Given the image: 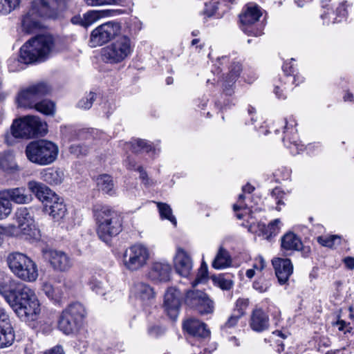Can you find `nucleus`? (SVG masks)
Instances as JSON below:
<instances>
[{
	"instance_id": "obj_2",
	"label": "nucleus",
	"mask_w": 354,
	"mask_h": 354,
	"mask_svg": "<svg viewBox=\"0 0 354 354\" xmlns=\"http://www.w3.org/2000/svg\"><path fill=\"white\" fill-rule=\"evenodd\" d=\"M28 189L43 203L44 210L55 221H59L66 214V207L64 201L44 184L30 180L28 183Z\"/></svg>"
},
{
	"instance_id": "obj_51",
	"label": "nucleus",
	"mask_w": 354,
	"mask_h": 354,
	"mask_svg": "<svg viewBox=\"0 0 354 354\" xmlns=\"http://www.w3.org/2000/svg\"><path fill=\"white\" fill-rule=\"evenodd\" d=\"M88 6H100L116 3L118 0H84Z\"/></svg>"
},
{
	"instance_id": "obj_46",
	"label": "nucleus",
	"mask_w": 354,
	"mask_h": 354,
	"mask_svg": "<svg viewBox=\"0 0 354 354\" xmlns=\"http://www.w3.org/2000/svg\"><path fill=\"white\" fill-rule=\"evenodd\" d=\"M214 283L222 290H228L233 286V281L231 279H225L221 275L213 278Z\"/></svg>"
},
{
	"instance_id": "obj_19",
	"label": "nucleus",
	"mask_w": 354,
	"mask_h": 354,
	"mask_svg": "<svg viewBox=\"0 0 354 354\" xmlns=\"http://www.w3.org/2000/svg\"><path fill=\"white\" fill-rule=\"evenodd\" d=\"M174 268L178 274L183 277L190 274L193 261L189 254L182 248H178L174 259Z\"/></svg>"
},
{
	"instance_id": "obj_40",
	"label": "nucleus",
	"mask_w": 354,
	"mask_h": 354,
	"mask_svg": "<svg viewBox=\"0 0 354 354\" xmlns=\"http://www.w3.org/2000/svg\"><path fill=\"white\" fill-rule=\"evenodd\" d=\"M317 240L320 245L330 248L338 245L341 243V237L337 235L319 236Z\"/></svg>"
},
{
	"instance_id": "obj_58",
	"label": "nucleus",
	"mask_w": 354,
	"mask_h": 354,
	"mask_svg": "<svg viewBox=\"0 0 354 354\" xmlns=\"http://www.w3.org/2000/svg\"><path fill=\"white\" fill-rule=\"evenodd\" d=\"M290 150L292 153H299L300 151L302 150V147L299 148L298 144L296 142L291 143L290 146H288Z\"/></svg>"
},
{
	"instance_id": "obj_47",
	"label": "nucleus",
	"mask_w": 354,
	"mask_h": 354,
	"mask_svg": "<svg viewBox=\"0 0 354 354\" xmlns=\"http://www.w3.org/2000/svg\"><path fill=\"white\" fill-rule=\"evenodd\" d=\"M222 3L223 1H220L218 0H213L209 3H206L205 10L204 11L205 14L208 17L214 15L216 13V10L220 8V6H221Z\"/></svg>"
},
{
	"instance_id": "obj_38",
	"label": "nucleus",
	"mask_w": 354,
	"mask_h": 354,
	"mask_svg": "<svg viewBox=\"0 0 354 354\" xmlns=\"http://www.w3.org/2000/svg\"><path fill=\"white\" fill-rule=\"evenodd\" d=\"M157 207L159 210L160 217L165 218L171 222L174 225H176V219L172 214V209L169 205L164 203H156Z\"/></svg>"
},
{
	"instance_id": "obj_15",
	"label": "nucleus",
	"mask_w": 354,
	"mask_h": 354,
	"mask_svg": "<svg viewBox=\"0 0 354 354\" xmlns=\"http://www.w3.org/2000/svg\"><path fill=\"white\" fill-rule=\"evenodd\" d=\"M261 16V12L259 6L252 4L248 5L246 10L240 15L242 30L248 35H260L261 32L255 30L250 26L258 21Z\"/></svg>"
},
{
	"instance_id": "obj_4",
	"label": "nucleus",
	"mask_w": 354,
	"mask_h": 354,
	"mask_svg": "<svg viewBox=\"0 0 354 354\" xmlns=\"http://www.w3.org/2000/svg\"><path fill=\"white\" fill-rule=\"evenodd\" d=\"M54 47L51 35H40L26 41L20 49L19 61L24 64L43 62L48 57Z\"/></svg>"
},
{
	"instance_id": "obj_30",
	"label": "nucleus",
	"mask_w": 354,
	"mask_h": 354,
	"mask_svg": "<svg viewBox=\"0 0 354 354\" xmlns=\"http://www.w3.org/2000/svg\"><path fill=\"white\" fill-rule=\"evenodd\" d=\"M302 243L294 233L288 232L281 238V248L286 250H299Z\"/></svg>"
},
{
	"instance_id": "obj_50",
	"label": "nucleus",
	"mask_w": 354,
	"mask_h": 354,
	"mask_svg": "<svg viewBox=\"0 0 354 354\" xmlns=\"http://www.w3.org/2000/svg\"><path fill=\"white\" fill-rule=\"evenodd\" d=\"M88 151V149L85 145H73L70 147V152L76 156L86 155Z\"/></svg>"
},
{
	"instance_id": "obj_27",
	"label": "nucleus",
	"mask_w": 354,
	"mask_h": 354,
	"mask_svg": "<svg viewBox=\"0 0 354 354\" xmlns=\"http://www.w3.org/2000/svg\"><path fill=\"white\" fill-rule=\"evenodd\" d=\"M241 66L239 63H233L230 71L223 83V91L226 95H231L233 93L232 86L241 71Z\"/></svg>"
},
{
	"instance_id": "obj_17",
	"label": "nucleus",
	"mask_w": 354,
	"mask_h": 354,
	"mask_svg": "<svg viewBox=\"0 0 354 354\" xmlns=\"http://www.w3.org/2000/svg\"><path fill=\"white\" fill-rule=\"evenodd\" d=\"M272 263L279 284H288L289 278L293 273L291 261L289 259L277 257L272 260Z\"/></svg>"
},
{
	"instance_id": "obj_43",
	"label": "nucleus",
	"mask_w": 354,
	"mask_h": 354,
	"mask_svg": "<svg viewBox=\"0 0 354 354\" xmlns=\"http://www.w3.org/2000/svg\"><path fill=\"white\" fill-rule=\"evenodd\" d=\"M21 0H1V12L3 15H8L11 11L19 8Z\"/></svg>"
},
{
	"instance_id": "obj_64",
	"label": "nucleus",
	"mask_w": 354,
	"mask_h": 354,
	"mask_svg": "<svg viewBox=\"0 0 354 354\" xmlns=\"http://www.w3.org/2000/svg\"><path fill=\"white\" fill-rule=\"evenodd\" d=\"M136 164L131 161V160H128L127 162V167L129 169H136L135 168Z\"/></svg>"
},
{
	"instance_id": "obj_1",
	"label": "nucleus",
	"mask_w": 354,
	"mask_h": 354,
	"mask_svg": "<svg viewBox=\"0 0 354 354\" xmlns=\"http://www.w3.org/2000/svg\"><path fill=\"white\" fill-rule=\"evenodd\" d=\"M10 280L0 285V295L19 317L26 319L40 311L39 303L35 291L29 286Z\"/></svg>"
},
{
	"instance_id": "obj_20",
	"label": "nucleus",
	"mask_w": 354,
	"mask_h": 354,
	"mask_svg": "<svg viewBox=\"0 0 354 354\" xmlns=\"http://www.w3.org/2000/svg\"><path fill=\"white\" fill-rule=\"evenodd\" d=\"M164 306L168 315L175 319L180 306V292L175 288H169L165 294Z\"/></svg>"
},
{
	"instance_id": "obj_7",
	"label": "nucleus",
	"mask_w": 354,
	"mask_h": 354,
	"mask_svg": "<svg viewBox=\"0 0 354 354\" xmlns=\"http://www.w3.org/2000/svg\"><path fill=\"white\" fill-rule=\"evenodd\" d=\"M26 155L29 161L38 165L52 164L57 158L59 149L57 145L47 140L30 142L26 147Z\"/></svg>"
},
{
	"instance_id": "obj_5",
	"label": "nucleus",
	"mask_w": 354,
	"mask_h": 354,
	"mask_svg": "<svg viewBox=\"0 0 354 354\" xmlns=\"http://www.w3.org/2000/svg\"><path fill=\"white\" fill-rule=\"evenodd\" d=\"M59 12L57 0H32L31 8L22 19V27L27 32H31L39 27L37 17L56 19Z\"/></svg>"
},
{
	"instance_id": "obj_29",
	"label": "nucleus",
	"mask_w": 354,
	"mask_h": 354,
	"mask_svg": "<svg viewBox=\"0 0 354 354\" xmlns=\"http://www.w3.org/2000/svg\"><path fill=\"white\" fill-rule=\"evenodd\" d=\"M97 186L100 191L109 196L115 194L113 178L108 174L100 175L96 179Z\"/></svg>"
},
{
	"instance_id": "obj_53",
	"label": "nucleus",
	"mask_w": 354,
	"mask_h": 354,
	"mask_svg": "<svg viewBox=\"0 0 354 354\" xmlns=\"http://www.w3.org/2000/svg\"><path fill=\"white\" fill-rule=\"evenodd\" d=\"M165 332L164 329L158 326H151L148 328V333L150 336L157 337Z\"/></svg>"
},
{
	"instance_id": "obj_10",
	"label": "nucleus",
	"mask_w": 354,
	"mask_h": 354,
	"mask_svg": "<svg viewBox=\"0 0 354 354\" xmlns=\"http://www.w3.org/2000/svg\"><path fill=\"white\" fill-rule=\"evenodd\" d=\"M150 259L149 248L140 243L128 248L124 254V265L127 269L137 271L145 267Z\"/></svg>"
},
{
	"instance_id": "obj_26",
	"label": "nucleus",
	"mask_w": 354,
	"mask_h": 354,
	"mask_svg": "<svg viewBox=\"0 0 354 354\" xmlns=\"http://www.w3.org/2000/svg\"><path fill=\"white\" fill-rule=\"evenodd\" d=\"M114 12L113 10H90L84 14L83 18L80 19V24L82 26L88 27L102 17L111 15Z\"/></svg>"
},
{
	"instance_id": "obj_55",
	"label": "nucleus",
	"mask_w": 354,
	"mask_h": 354,
	"mask_svg": "<svg viewBox=\"0 0 354 354\" xmlns=\"http://www.w3.org/2000/svg\"><path fill=\"white\" fill-rule=\"evenodd\" d=\"M103 111L106 114H111L115 109V104L111 102H106L102 106Z\"/></svg>"
},
{
	"instance_id": "obj_44",
	"label": "nucleus",
	"mask_w": 354,
	"mask_h": 354,
	"mask_svg": "<svg viewBox=\"0 0 354 354\" xmlns=\"http://www.w3.org/2000/svg\"><path fill=\"white\" fill-rule=\"evenodd\" d=\"M96 99V94L90 92L83 97L77 103V107L82 109H89Z\"/></svg>"
},
{
	"instance_id": "obj_37",
	"label": "nucleus",
	"mask_w": 354,
	"mask_h": 354,
	"mask_svg": "<svg viewBox=\"0 0 354 354\" xmlns=\"http://www.w3.org/2000/svg\"><path fill=\"white\" fill-rule=\"evenodd\" d=\"M12 211V205L9 199L0 192V220L8 217Z\"/></svg>"
},
{
	"instance_id": "obj_18",
	"label": "nucleus",
	"mask_w": 354,
	"mask_h": 354,
	"mask_svg": "<svg viewBox=\"0 0 354 354\" xmlns=\"http://www.w3.org/2000/svg\"><path fill=\"white\" fill-rule=\"evenodd\" d=\"M53 268L58 272H66L73 266L71 258L64 252L50 250L46 252Z\"/></svg>"
},
{
	"instance_id": "obj_23",
	"label": "nucleus",
	"mask_w": 354,
	"mask_h": 354,
	"mask_svg": "<svg viewBox=\"0 0 354 354\" xmlns=\"http://www.w3.org/2000/svg\"><path fill=\"white\" fill-rule=\"evenodd\" d=\"M250 326L256 332L266 330L269 327V317L262 309H255L252 313Z\"/></svg>"
},
{
	"instance_id": "obj_3",
	"label": "nucleus",
	"mask_w": 354,
	"mask_h": 354,
	"mask_svg": "<svg viewBox=\"0 0 354 354\" xmlns=\"http://www.w3.org/2000/svg\"><path fill=\"white\" fill-rule=\"evenodd\" d=\"M93 216L97 225V233L100 239L108 242L122 230V220L115 211L108 206L95 205Z\"/></svg>"
},
{
	"instance_id": "obj_62",
	"label": "nucleus",
	"mask_w": 354,
	"mask_h": 354,
	"mask_svg": "<svg viewBox=\"0 0 354 354\" xmlns=\"http://www.w3.org/2000/svg\"><path fill=\"white\" fill-rule=\"evenodd\" d=\"M346 323L345 321L344 320H338L337 322H336V325L339 326V330H343L345 326H346Z\"/></svg>"
},
{
	"instance_id": "obj_56",
	"label": "nucleus",
	"mask_w": 354,
	"mask_h": 354,
	"mask_svg": "<svg viewBox=\"0 0 354 354\" xmlns=\"http://www.w3.org/2000/svg\"><path fill=\"white\" fill-rule=\"evenodd\" d=\"M44 354H64L62 346H56L53 348L46 351Z\"/></svg>"
},
{
	"instance_id": "obj_32",
	"label": "nucleus",
	"mask_w": 354,
	"mask_h": 354,
	"mask_svg": "<svg viewBox=\"0 0 354 354\" xmlns=\"http://www.w3.org/2000/svg\"><path fill=\"white\" fill-rule=\"evenodd\" d=\"M79 324L63 310L58 322V327L65 334L72 333Z\"/></svg>"
},
{
	"instance_id": "obj_57",
	"label": "nucleus",
	"mask_w": 354,
	"mask_h": 354,
	"mask_svg": "<svg viewBox=\"0 0 354 354\" xmlns=\"http://www.w3.org/2000/svg\"><path fill=\"white\" fill-rule=\"evenodd\" d=\"M344 262L348 269L352 270L354 268V258L346 257L344 259Z\"/></svg>"
},
{
	"instance_id": "obj_60",
	"label": "nucleus",
	"mask_w": 354,
	"mask_h": 354,
	"mask_svg": "<svg viewBox=\"0 0 354 354\" xmlns=\"http://www.w3.org/2000/svg\"><path fill=\"white\" fill-rule=\"evenodd\" d=\"M337 12L339 15H340L343 17H346V15H347V10H346L345 4L344 3L341 4L337 9Z\"/></svg>"
},
{
	"instance_id": "obj_13",
	"label": "nucleus",
	"mask_w": 354,
	"mask_h": 354,
	"mask_svg": "<svg viewBox=\"0 0 354 354\" xmlns=\"http://www.w3.org/2000/svg\"><path fill=\"white\" fill-rule=\"evenodd\" d=\"M120 30V24L117 21H111L102 24L92 30L89 40L90 46H102L117 36Z\"/></svg>"
},
{
	"instance_id": "obj_42",
	"label": "nucleus",
	"mask_w": 354,
	"mask_h": 354,
	"mask_svg": "<svg viewBox=\"0 0 354 354\" xmlns=\"http://www.w3.org/2000/svg\"><path fill=\"white\" fill-rule=\"evenodd\" d=\"M35 109L46 115H51L54 113L55 104L49 100H42L35 105Z\"/></svg>"
},
{
	"instance_id": "obj_22",
	"label": "nucleus",
	"mask_w": 354,
	"mask_h": 354,
	"mask_svg": "<svg viewBox=\"0 0 354 354\" xmlns=\"http://www.w3.org/2000/svg\"><path fill=\"white\" fill-rule=\"evenodd\" d=\"M1 194L5 196L10 201L16 204H28L32 201V196L26 192L24 187H15L3 189Z\"/></svg>"
},
{
	"instance_id": "obj_28",
	"label": "nucleus",
	"mask_w": 354,
	"mask_h": 354,
	"mask_svg": "<svg viewBox=\"0 0 354 354\" xmlns=\"http://www.w3.org/2000/svg\"><path fill=\"white\" fill-rule=\"evenodd\" d=\"M0 169L8 173H12L18 170V166L12 152L0 153Z\"/></svg>"
},
{
	"instance_id": "obj_6",
	"label": "nucleus",
	"mask_w": 354,
	"mask_h": 354,
	"mask_svg": "<svg viewBox=\"0 0 354 354\" xmlns=\"http://www.w3.org/2000/svg\"><path fill=\"white\" fill-rule=\"evenodd\" d=\"M6 262L13 274L25 282H35L39 277L37 263L26 254L14 252L10 253Z\"/></svg>"
},
{
	"instance_id": "obj_14",
	"label": "nucleus",
	"mask_w": 354,
	"mask_h": 354,
	"mask_svg": "<svg viewBox=\"0 0 354 354\" xmlns=\"http://www.w3.org/2000/svg\"><path fill=\"white\" fill-rule=\"evenodd\" d=\"M15 216L19 232L26 239L37 238L39 231L36 228L30 210L26 207H21L17 209Z\"/></svg>"
},
{
	"instance_id": "obj_48",
	"label": "nucleus",
	"mask_w": 354,
	"mask_h": 354,
	"mask_svg": "<svg viewBox=\"0 0 354 354\" xmlns=\"http://www.w3.org/2000/svg\"><path fill=\"white\" fill-rule=\"evenodd\" d=\"M270 286V282L265 279H259L253 283V288L260 292H266Z\"/></svg>"
},
{
	"instance_id": "obj_61",
	"label": "nucleus",
	"mask_w": 354,
	"mask_h": 354,
	"mask_svg": "<svg viewBox=\"0 0 354 354\" xmlns=\"http://www.w3.org/2000/svg\"><path fill=\"white\" fill-rule=\"evenodd\" d=\"M137 169L140 172V177L142 179L143 181H145V183H147V173L142 169L141 167H138Z\"/></svg>"
},
{
	"instance_id": "obj_31",
	"label": "nucleus",
	"mask_w": 354,
	"mask_h": 354,
	"mask_svg": "<svg viewBox=\"0 0 354 354\" xmlns=\"http://www.w3.org/2000/svg\"><path fill=\"white\" fill-rule=\"evenodd\" d=\"M231 263L232 259L229 252L221 247L212 262V267L215 269H223L229 267Z\"/></svg>"
},
{
	"instance_id": "obj_21",
	"label": "nucleus",
	"mask_w": 354,
	"mask_h": 354,
	"mask_svg": "<svg viewBox=\"0 0 354 354\" xmlns=\"http://www.w3.org/2000/svg\"><path fill=\"white\" fill-rule=\"evenodd\" d=\"M171 266L167 262L156 261L151 265L149 278L156 281H167L170 278Z\"/></svg>"
},
{
	"instance_id": "obj_33",
	"label": "nucleus",
	"mask_w": 354,
	"mask_h": 354,
	"mask_svg": "<svg viewBox=\"0 0 354 354\" xmlns=\"http://www.w3.org/2000/svg\"><path fill=\"white\" fill-rule=\"evenodd\" d=\"M281 223L280 219L276 218L267 225L264 223H259L258 227L263 235L266 236V238L268 239L272 236H276L279 232Z\"/></svg>"
},
{
	"instance_id": "obj_24",
	"label": "nucleus",
	"mask_w": 354,
	"mask_h": 354,
	"mask_svg": "<svg viewBox=\"0 0 354 354\" xmlns=\"http://www.w3.org/2000/svg\"><path fill=\"white\" fill-rule=\"evenodd\" d=\"M183 327L190 335L198 337L205 338L210 334L207 325L198 319H189L184 322Z\"/></svg>"
},
{
	"instance_id": "obj_49",
	"label": "nucleus",
	"mask_w": 354,
	"mask_h": 354,
	"mask_svg": "<svg viewBox=\"0 0 354 354\" xmlns=\"http://www.w3.org/2000/svg\"><path fill=\"white\" fill-rule=\"evenodd\" d=\"M249 305L248 299L239 298L236 301V309L234 312L241 314V315H243L245 314V310L248 308Z\"/></svg>"
},
{
	"instance_id": "obj_36",
	"label": "nucleus",
	"mask_w": 354,
	"mask_h": 354,
	"mask_svg": "<svg viewBox=\"0 0 354 354\" xmlns=\"http://www.w3.org/2000/svg\"><path fill=\"white\" fill-rule=\"evenodd\" d=\"M91 289L97 295H104L107 290V283L104 278L101 276L93 275L90 279Z\"/></svg>"
},
{
	"instance_id": "obj_52",
	"label": "nucleus",
	"mask_w": 354,
	"mask_h": 354,
	"mask_svg": "<svg viewBox=\"0 0 354 354\" xmlns=\"http://www.w3.org/2000/svg\"><path fill=\"white\" fill-rule=\"evenodd\" d=\"M242 317L241 314H238L235 312L232 313V315L228 318L227 321L225 323V326L227 328H232L236 325L239 319Z\"/></svg>"
},
{
	"instance_id": "obj_41",
	"label": "nucleus",
	"mask_w": 354,
	"mask_h": 354,
	"mask_svg": "<svg viewBox=\"0 0 354 354\" xmlns=\"http://www.w3.org/2000/svg\"><path fill=\"white\" fill-rule=\"evenodd\" d=\"M43 290L45 295L52 300L58 301L62 295L60 290L54 288L50 283L47 282L44 283Z\"/></svg>"
},
{
	"instance_id": "obj_54",
	"label": "nucleus",
	"mask_w": 354,
	"mask_h": 354,
	"mask_svg": "<svg viewBox=\"0 0 354 354\" xmlns=\"http://www.w3.org/2000/svg\"><path fill=\"white\" fill-rule=\"evenodd\" d=\"M243 199H244V195L240 194L239 196L238 203L233 205V209L234 212L247 208L246 205L243 203Z\"/></svg>"
},
{
	"instance_id": "obj_39",
	"label": "nucleus",
	"mask_w": 354,
	"mask_h": 354,
	"mask_svg": "<svg viewBox=\"0 0 354 354\" xmlns=\"http://www.w3.org/2000/svg\"><path fill=\"white\" fill-rule=\"evenodd\" d=\"M127 146L131 147L132 151L134 153H139L141 151L149 152L153 149V147L148 143L147 141L141 139L135 140L129 144H127Z\"/></svg>"
},
{
	"instance_id": "obj_25",
	"label": "nucleus",
	"mask_w": 354,
	"mask_h": 354,
	"mask_svg": "<svg viewBox=\"0 0 354 354\" xmlns=\"http://www.w3.org/2000/svg\"><path fill=\"white\" fill-rule=\"evenodd\" d=\"M64 178V171L59 169L47 168L40 172V178L51 185L61 184Z\"/></svg>"
},
{
	"instance_id": "obj_45",
	"label": "nucleus",
	"mask_w": 354,
	"mask_h": 354,
	"mask_svg": "<svg viewBox=\"0 0 354 354\" xmlns=\"http://www.w3.org/2000/svg\"><path fill=\"white\" fill-rule=\"evenodd\" d=\"M207 279V266L205 263H202L198 269L196 279L192 283V287L195 288L198 283H204Z\"/></svg>"
},
{
	"instance_id": "obj_16",
	"label": "nucleus",
	"mask_w": 354,
	"mask_h": 354,
	"mask_svg": "<svg viewBox=\"0 0 354 354\" xmlns=\"http://www.w3.org/2000/svg\"><path fill=\"white\" fill-rule=\"evenodd\" d=\"M15 337L13 327L8 315L4 310L0 309V348L12 345Z\"/></svg>"
},
{
	"instance_id": "obj_34",
	"label": "nucleus",
	"mask_w": 354,
	"mask_h": 354,
	"mask_svg": "<svg viewBox=\"0 0 354 354\" xmlns=\"http://www.w3.org/2000/svg\"><path fill=\"white\" fill-rule=\"evenodd\" d=\"M134 292L136 297L144 301L151 300L155 295L153 288L148 284L142 282H139L135 285Z\"/></svg>"
},
{
	"instance_id": "obj_12",
	"label": "nucleus",
	"mask_w": 354,
	"mask_h": 354,
	"mask_svg": "<svg viewBox=\"0 0 354 354\" xmlns=\"http://www.w3.org/2000/svg\"><path fill=\"white\" fill-rule=\"evenodd\" d=\"M50 91V86L44 82L33 84L21 91L17 97L18 106L24 108H35V104L44 95Z\"/></svg>"
},
{
	"instance_id": "obj_9",
	"label": "nucleus",
	"mask_w": 354,
	"mask_h": 354,
	"mask_svg": "<svg viewBox=\"0 0 354 354\" xmlns=\"http://www.w3.org/2000/svg\"><path fill=\"white\" fill-rule=\"evenodd\" d=\"M133 46L131 39L122 35L102 49V57L109 64L120 63L132 54Z\"/></svg>"
},
{
	"instance_id": "obj_35",
	"label": "nucleus",
	"mask_w": 354,
	"mask_h": 354,
	"mask_svg": "<svg viewBox=\"0 0 354 354\" xmlns=\"http://www.w3.org/2000/svg\"><path fill=\"white\" fill-rule=\"evenodd\" d=\"M64 311L78 323L82 321L86 313L83 305L78 302L70 304Z\"/></svg>"
},
{
	"instance_id": "obj_63",
	"label": "nucleus",
	"mask_w": 354,
	"mask_h": 354,
	"mask_svg": "<svg viewBox=\"0 0 354 354\" xmlns=\"http://www.w3.org/2000/svg\"><path fill=\"white\" fill-rule=\"evenodd\" d=\"M254 190V187L250 185H246L243 187V191L247 193H251Z\"/></svg>"
},
{
	"instance_id": "obj_59",
	"label": "nucleus",
	"mask_w": 354,
	"mask_h": 354,
	"mask_svg": "<svg viewBox=\"0 0 354 354\" xmlns=\"http://www.w3.org/2000/svg\"><path fill=\"white\" fill-rule=\"evenodd\" d=\"M8 95L9 93L3 89V84L0 82V101L4 100Z\"/></svg>"
},
{
	"instance_id": "obj_8",
	"label": "nucleus",
	"mask_w": 354,
	"mask_h": 354,
	"mask_svg": "<svg viewBox=\"0 0 354 354\" xmlns=\"http://www.w3.org/2000/svg\"><path fill=\"white\" fill-rule=\"evenodd\" d=\"M47 132V124L36 116L27 115L14 120L11 133L16 138L29 139L43 136Z\"/></svg>"
},
{
	"instance_id": "obj_11",
	"label": "nucleus",
	"mask_w": 354,
	"mask_h": 354,
	"mask_svg": "<svg viewBox=\"0 0 354 354\" xmlns=\"http://www.w3.org/2000/svg\"><path fill=\"white\" fill-rule=\"evenodd\" d=\"M185 302L201 315L211 314L214 310V303L209 295L194 288L186 292Z\"/></svg>"
}]
</instances>
